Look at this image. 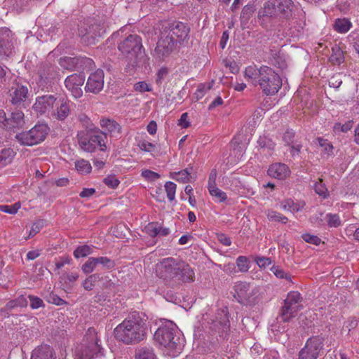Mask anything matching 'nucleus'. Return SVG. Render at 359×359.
I'll return each instance as SVG.
<instances>
[{
  "instance_id": "33",
  "label": "nucleus",
  "mask_w": 359,
  "mask_h": 359,
  "mask_svg": "<svg viewBox=\"0 0 359 359\" xmlns=\"http://www.w3.org/2000/svg\"><path fill=\"white\" fill-rule=\"evenodd\" d=\"M14 151L11 148L3 149L0 151V165L5 166L11 163L15 156Z\"/></svg>"
},
{
  "instance_id": "7",
  "label": "nucleus",
  "mask_w": 359,
  "mask_h": 359,
  "mask_svg": "<svg viewBox=\"0 0 359 359\" xmlns=\"http://www.w3.org/2000/svg\"><path fill=\"white\" fill-rule=\"evenodd\" d=\"M301 302L302 297L298 292H290L284 301V305L282 306L279 315V320L283 322H289L294 318L302 308Z\"/></svg>"
},
{
  "instance_id": "12",
  "label": "nucleus",
  "mask_w": 359,
  "mask_h": 359,
  "mask_svg": "<svg viewBox=\"0 0 359 359\" xmlns=\"http://www.w3.org/2000/svg\"><path fill=\"white\" fill-rule=\"evenodd\" d=\"M178 262L172 257L163 259L156 264L155 272L158 277L165 281L175 280L178 276Z\"/></svg>"
},
{
  "instance_id": "21",
  "label": "nucleus",
  "mask_w": 359,
  "mask_h": 359,
  "mask_svg": "<svg viewBox=\"0 0 359 359\" xmlns=\"http://www.w3.org/2000/svg\"><path fill=\"white\" fill-rule=\"evenodd\" d=\"M104 86V72L98 69L91 74V93L97 94Z\"/></svg>"
},
{
  "instance_id": "58",
  "label": "nucleus",
  "mask_w": 359,
  "mask_h": 359,
  "mask_svg": "<svg viewBox=\"0 0 359 359\" xmlns=\"http://www.w3.org/2000/svg\"><path fill=\"white\" fill-rule=\"evenodd\" d=\"M353 126L352 121H348L344 124L337 123L334 124V130L335 131L339 130L344 133H346L351 129Z\"/></svg>"
},
{
  "instance_id": "54",
  "label": "nucleus",
  "mask_w": 359,
  "mask_h": 359,
  "mask_svg": "<svg viewBox=\"0 0 359 359\" xmlns=\"http://www.w3.org/2000/svg\"><path fill=\"white\" fill-rule=\"evenodd\" d=\"M45 221L43 219H38L36 221L29 231V236H34L40 231L41 228L43 226Z\"/></svg>"
},
{
  "instance_id": "39",
  "label": "nucleus",
  "mask_w": 359,
  "mask_h": 359,
  "mask_svg": "<svg viewBox=\"0 0 359 359\" xmlns=\"http://www.w3.org/2000/svg\"><path fill=\"white\" fill-rule=\"evenodd\" d=\"M97 264H101L104 267L111 269L114 266V261L107 258V257H99V258H91V266H96Z\"/></svg>"
},
{
  "instance_id": "11",
  "label": "nucleus",
  "mask_w": 359,
  "mask_h": 359,
  "mask_svg": "<svg viewBox=\"0 0 359 359\" xmlns=\"http://www.w3.org/2000/svg\"><path fill=\"white\" fill-rule=\"evenodd\" d=\"M162 30L166 32L167 34L180 45L187 42L189 38L190 28L186 23L182 22L169 23L167 26H163Z\"/></svg>"
},
{
  "instance_id": "38",
  "label": "nucleus",
  "mask_w": 359,
  "mask_h": 359,
  "mask_svg": "<svg viewBox=\"0 0 359 359\" xmlns=\"http://www.w3.org/2000/svg\"><path fill=\"white\" fill-rule=\"evenodd\" d=\"M70 111L69 103L67 102H62L59 107L57 109V113L55 114L56 118L58 120H65L69 115Z\"/></svg>"
},
{
  "instance_id": "25",
  "label": "nucleus",
  "mask_w": 359,
  "mask_h": 359,
  "mask_svg": "<svg viewBox=\"0 0 359 359\" xmlns=\"http://www.w3.org/2000/svg\"><path fill=\"white\" fill-rule=\"evenodd\" d=\"M13 48L11 41L0 33V58L10 56L13 53Z\"/></svg>"
},
{
  "instance_id": "49",
  "label": "nucleus",
  "mask_w": 359,
  "mask_h": 359,
  "mask_svg": "<svg viewBox=\"0 0 359 359\" xmlns=\"http://www.w3.org/2000/svg\"><path fill=\"white\" fill-rule=\"evenodd\" d=\"M28 298L30 302V307L32 309H37L40 307L44 306L43 302L41 298L34 295H29Z\"/></svg>"
},
{
  "instance_id": "5",
  "label": "nucleus",
  "mask_w": 359,
  "mask_h": 359,
  "mask_svg": "<svg viewBox=\"0 0 359 359\" xmlns=\"http://www.w3.org/2000/svg\"><path fill=\"white\" fill-rule=\"evenodd\" d=\"M49 131L46 124H36L29 130L18 133L15 139L22 145L33 146L43 142Z\"/></svg>"
},
{
  "instance_id": "64",
  "label": "nucleus",
  "mask_w": 359,
  "mask_h": 359,
  "mask_svg": "<svg viewBox=\"0 0 359 359\" xmlns=\"http://www.w3.org/2000/svg\"><path fill=\"white\" fill-rule=\"evenodd\" d=\"M168 72L167 68H161L158 73L156 79V83L158 85H161L162 83V81L164 79V78L167 76Z\"/></svg>"
},
{
  "instance_id": "35",
  "label": "nucleus",
  "mask_w": 359,
  "mask_h": 359,
  "mask_svg": "<svg viewBox=\"0 0 359 359\" xmlns=\"http://www.w3.org/2000/svg\"><path fill=\"white\" fill-rule=\"evenodd\" d=\"M100 126L105 128L109 133H114L121 131V126L115 121L109 118H103L100 120Z\"/></svg>"
},
{
  "instance_id": "42",
  "label": "nucleus",
  "mask_w": 359,
  "mask_h": 359,
  "mask_svg": "<svg viewBox=\"0 0 359 359\" xmlns=\"http://www.w3.org/2000/svg\"><path fill=\"white\" fill-rule=\"evenodd\" d=\"M317 141L319 145L323 148L325 153H326L328 156L332 154L334 147L332 144L327 141V140H325L323 137H318Z\"/></svg>"
},
{
  "instance_id": "17",
  "label": "nucleus",
  "mask_w": 359,
  "mask_h": 359,
  "mask_svg": "<svg viewBox=\"0 0 359 359\" xmlns=\"http://www.w3.org/2000/svg\"><path fill=\"white\" fill-rule=\"evenodd\" d=\"M267 172L270 177L283 180L290 175V170L286 164L277 163L272 164Z\"/></svg>"
},
{
  "instance_id": "41",
  "label": "nucleus",
  "mask_w": 359,
  "mask_h": 359,
  "mask_svg": "<svg viewBox=\"0 0 359 359\" xmlns=\"http://www.w3.org/2000/svg\"><path fill=\"white\" fill-rule=\"evenodd\" d=\"M176 184L172 182H167L165 184V190L170 201H172L175 197Z\"/></svg>"
},
{
  "instance_id": "18",
  "label": "nucleus",
  "mask_w": 359,
  "mask_h": 359,
  "mask_svg": "<svg viewBox=\"0 0 359 359\" xmlns=\"http://www.w3.org/2000/svg\"><path fill=\"white\" fill-rule=\"evenodd\" d=\"M177 272L178 276L175 280H182L183 282H191L194 280V272L192 269L183 262H178Z\"/></svg>"
},
{
  "instance_id": "37",
  "label": "nucleus",
  "mask_w": 359,
  "mask_h": 359,
  "mask_svg": "<svg viewBox=\"0 0 359 359\" xmlns=\"http://www.w3.org/2000/svg\"><path fill=\"white\" fill-rule=\"evenodd\" d=\"M304 204L294 203L292 199H286L281 203V207L285 210L296 212L302 210Z\"/></svg>"
},
{
  "instance_id": "16",
  "label": "nucleus",
  "mask_w": 359,
  "mask_h": 359,
  "mask_svg": "<svg viewBox=\"0 0 359 359\" xmlns=\"http://www.w3.org/2000/svg\"><path fill=\"white\" fill-rule=\"evenodd\" d=\"M25 124V115L21 110L13 111L8 117L5 129L15 132L24 127Z\"/></svg>"
},
{
  "instance_id": "1",
  "label": "nucleus",
  "mask_w": 359,
  "mask_h": 359,
  "mask_svg": "<svg viewBox=\"0 0 359 359\" xmlns=\"http://www.w3.org/2000/svg\"><path fill=\"white\" fill-rule=\"evenodd\" d=\"M245 77L254 86L259 85L266 95L276 94L282 86V79L275 71L268 66L256 68L248 66L245 70Z\"/></svg>"
},
{
  "instance_id": "53",
  "label": "nucleus",
  "mask_w": 359,
  "mask_h": 359,
  "mask_svg": "<svg viewBox=\"0 0 359 359\" xmlns=\"http://www.w3.org/2000/svg\"><path fill=\"white\" fill-rule=\"evenodd\" d=\"M327 223L330 226L338 227L341 225L339 217L337 214H328L327 215Z\"/></svg>"
},
{
  "instance_id": "40",
  "label": "nucleus",
  "mask_w": 359,
  "mask_h": 359,
  "mask_svg": "<svg viewBox=\"0 0 359 359\" xmlns=\"http://www.w3.org/2000/svg\"><path fill=\"white\" fill-rule=\"evenodd\" d=\"M75 167L78 172L81 174L90 172V164L88 161L81 159L75 162Z\"/></svg>"
},
{
  "instance_id": "31",
  "label": "nucleus",
  "mask_w": 359,
  "mask_h": 359,
  "mask_svg": "<svg viewBox=\"0 0 359 359\" xmlns=\"http://www.w3.org/2000/svg\"><path fill=\"white\" fill-rule=\"evenodd\" d=\"M91 28L93 29L95 37L102 36L105 32L104 16L98 17L97 19L93 18V23L91 22Z\"/></svg>"
},
{
  "instance_id": "9",
  "label": "nucleus",
  "mask_w": 359,
  "mask_h": 359,
  "mask_svg": "<svg viewBox=\"0 0 359 359\" xmlns=\"http://www.w3.org/2000/svg\"><path fill=\"white\" fill-rule=\"evenodd\" d=\"M29 92L27 86L20 83H14L8 90V100L15 108H26L28 102Z\"/></svg>"
},
{
  "instance_id": "8",
  "label": "nucleus",
  "mask_w": 359,
  "mask_h": 359,
  "mask_svg": "<svg viewBox=\"0 0 359 359\" xmlns=\"http://www.w3.org/2000/svg\"><path fill=\"white\" fill-rule=\"evenodd\" d=\"M107 133L100 131L98 128H91V153L95 151L96 146L100 147V151L104 152L101 155V160L94 159L93 163L98 169L102 168L105 165V161L108 155L106 154L107 147L106 140Z\"/></svg>"
},
{
  "instance_id": "22",
  "label": "nucleus",
  "mask_w": 359,
  "mask_h": 359,
  "mask_svg": "<svg viewBox=\"0 0 359 359\" xmlns=\"http://www.w3.org/2000/svg\"><path fill=\"white\" fill-rule=\"evenodd\" d=\"M84 58L79 57H62L59 60L60 65L67 70H74L79 65L84 63Z\"/></svg>"
},
{
  "instance_id": "27",
  "label": "nucleus",
  "mask_w": 359,
  "mask_h": 359,
  "mask_svg": "<svg viewBox=\"0 0 359 359\" xmlns=\"http://www.w3.org/2000/svg\"><path fill=\"white\" fill-rule=\"evenodd\" d=\"M352 27L351 22L346 18H337L333 24V29L338 33L345 34Z\"/></svg>"
},
{
  "instance_id": "50",
  "label": "nucleus",
  "mask_w": 359,
  "mask_h": 359,
  "mask_svg": "<svg viewBox=\"0 0 359 359\" xmlns=\"http://www.w3.org/2000/svg\"><path fill=\"white\" fill-rule=\"evenodd\" d=\"M303 240L310 244L318 245L321 243V239L317 236L311 235L310 233H304L302 236Z\"/></svg>"
},
{
  "instance_id": "28",
  "label": "nucleus",
  "mask_w": 359,
  "mask_h": 359,
  "mask_svg": "<svg viewBox=\"0 0 359 359\" xmlns=\"http://www.w3.org/2000/svg\"><path fill=\"white\" fill-rule=\"evenodd\" d=\"M277 16L276 7H275V0L273 1H267L265 2L264 6L261 8L258 12V17H269L272 18Z\"/></svg>"
},
{
  "instance_id": "2",
  "label": "nucleus",
  "mask_w": 359,
  "mask_h": 359,
  "mask_svg": "<svg viewBox=\"0 0 359 359\" xmlns=\"http://www.w3.org/2000/svg\"><path fill=\"white\" fill-rule=\"evenodd\" d=\"M154 339L163 353L172 358L178 355L184 347V340L180 337L175 324L170 320L162 322L155 332Z\"/></svg>"
},
{
  "instance_id": "4",
  "label": "nucleus",
  "mask_w": 359,
  "mask_h": 359,
  "mask_svg": "<svg viewBox=\"0 0 359 359\" xmlns=\"http://www.w3.org/2000/svg\"><path fill=\"white\" fill-rule=\"evenodd\" d=\"M118 49L126 62L127 71L133 70L142 57L143 46L141 37L137 34H130L118 43Z\"/></svg>"
},
{
  "instance_id": "51",
  "label": "nucleus",
  "mask_w": 359,
  "mask_h": 359,
  "mask_svg": "<svg viewBox=\"0 0 359 359\" xmlns=\"http://www.w3.org/2000/svg\"><path fill=\"white\" fill-rule=\"evenodd\" d=\"M314 189L316 194L320 196H323L324 198H326V192L327 189L325 184L323 183L322 179H318V182L315 183Z\"/></svg>"
},
{
  "instance_id": "30",
  "label": "nucleus",
  "mask_w": 359,
  "mask_h": 359,
  "mask_svg": "<svg viewBox=\"0 0 359 359\" xmlns=\"http://www.w3.org/2000/svg\"><path fill=\"white\" fill-rule=\"evenodd\" d=\"M85 81V76L83 74H74L67 76L65 81L66 88H73L81 86Z\"/></svg>"
},
{
  "instance_id": "15",
  "label": "nucleus",
  "mask_w": 359,
  "mask_h": 359,
  "mask_svg": "<svg viewBox=\"0 0 359 359\" xmlns=\"http://www.w3.org/2000/svg\"><path fill=\"white\" fill-rule=\"evenodd\" d=\"M56 97L52 95L39 96L36 98L33 109L36 112L43 114L53 109Z\"/></svg>"
},
{
  "instance_id": "10",
  "label": "nucleus",
  "mask_w": 359,
  "mask_h": 359,
  "mask_svg": "<svg viewBox=\"0 0 359 359\" xmlns=\"http://www.w3.org/2000/svg\"><path fill=\"white\" fill-rule=\"evenodd\" d=\"M177 43L171 39L166 32L162 29L160 33L158 41L154 49V56L158 60H164L168 57L177 48Z\"/></svg>"
},
{
  "instance_id": "62",
  "label": "nucleus",
  "mask_w": 359,
  "mask_h": 359,
  "mask_svg": "<svg viewBox=\"0 0 359 359\" xmlns=\"http://www.w3.org/2000/svg\"><path fill=\"white\" fill-rule=\"evenodd\" d=\"M217 175V172L216 169H212L210 171L208 180V189H214L216 184V178Z\"/></svg>"
},
{
  "instance_id": "59",
  "label": "nucleus",
  "mask_w": 359,
  "mask_h": 359,
  "mask_svg": "<svg viewBox=\"0 0 359 359\" xmlns=\"http://www.w3.org/2000/svg\"><path fill=\"white\" fill-rule=\"evenodd\" d=\"M134 89L136 91H139L140 93L144 92H150L151 91V88H149L148 84L144 81L137 82L134 85Z\"/></svg>"
},
{
  "instance_id": "26",
  "label": "nucleus",
  "mask_w": 359,
  "mask_h": 359,
  "mask_svg": "<svg viewBox=\"0 0 359 359\" xmlns=\"http://www.w3.org/2000/svg\"><path fill=\"white\" fill-rule=\"evenodd\" d=\"M77 139L79 147L85 151H90V130L79 131Z\"/></svg>"
},
{
  "instance_id": "45",
  "label": "nucleus",
  "mask_w": 359,
  "mask_h": 359,
  "mask_svg": "<svg viewBox=\"0 0 359 359\" xmlns=\"http://www.w3.org/2000/svg\"><path fill=\"white\" fill-rule=\"evenodd\" d=\"M238 268L241 272H246L250 269V262L243 256H240L236 261Z\"/></svg>"
},
{
  "instance_id": "29",
  "label": "nucleus",
  "mask_w": 359,
  "mask_h": 359,
  "mask_svg": "<svg viewBox=\"0 0 359 359\" xmlns=\"http://www.w3.org/2000/svg\"><path fill=\"white\" fill-rule=\"evenodd\" d=\"M329 61L334 65H340L344 62V52L339 46L335 45L332 48Z\"/></svg>"
},
{
  "instance_id": "13",
  "label": "nucleus",
  "mask_w": 359,
  "mask_h": 359,
  "mask_svg": "<svg viewBox=\"0 0 359 359\" xmlns=\"http://www.w3.org/2000/svg\"><path fill=\"white\" fill-rule=\"evenodd\" d=\"M323 348V340L320 337H312L306 342L299 352V359H318Z\"/></svg>"
},
{
  "instance_id": "34",
  "label": "nucleus",
  "mask_w": 359,
  "mask_h": 359,
  "mask_svg": "<svg viewBox=\"0 0 359 359\" xmlns=\"http://www.w3.org/2000/svg\"><path fill=\"white\" fill-rule=\"evenodd\" d=\"M50 287H49L48 292H43L41 295L45 300L50 304H55L57 306H62L66 304V302L54 294L53 292H49Z\"/></svg>"
},
{
  "instance_id": "55",
  "label": "nucleus",
  "mask_w": 359,
  "mask_h": 359,
  "mask_svg": "<svg viewBox=\"0 0 359 359\" xmlns=\"http://www.w3.org/2000/svg\"><path fill=\"white\" fill-rule=\"evenodd\" d=\"M330 86L338 88L342 83V74L338 73L333 75L329 81Z\"/></svg>"
},
{
  "instance_id": "46",
  "label": "nucleus",
  "mask_w": 359,
  "mask_h": 359,
  "mask_svg": "<svg viewBox=\"0 0 359 359\" xmlns=\"http://www.w3.org/2000/svg\"><path fill=\"white\" fill-rule=\"evenodd\" d=\"M211 196L217 198L219 202H223L226 199V194L225 192L219 189L217 186L214 189H208Z\"/></svg>"
},
{
  "instance_id": "24",
  "label": "nucleus",
  "mask_w": 359,
  "mask_h": 359,
  "mask_svg": "<svg viewBox=\"0 0 359 359\" xmlns=\"http://www.w3.org/2000/svg\"><path fill=\"white\" fill-rule=\"evenodd\" d=\"M228 311L226 308L217 311L212 323L215 327H227L229 326Z\"/></svg>"
},
{
  "instance_id": "47",
  "label": "nucleus",
  "mask_w": 359,
  "mask_h": 359,
  "mask_svg": "<svg viewBox=\"0 0 359 359\" xmlns=\"http://www.w3.org/2000/svg\"><path fill=\"white\" fill-rule=\"evenodd\" d=\"M145 231L149 236L154 237L159 233V225L158 223L151 222L149 223L144 228Z\"/></svg>"
},
{
  "instance_id": "23",
  "label": "nucleus",
  "mask_w": 359,
  "mask_h": 359,
  "mask_svg": "<svg viewBox=\"0 0 359 359\" xmlns=\"http://www.w3.org/2000/svg\"><path fill=\"white\" fill-rule=\"evenodd\" d=\"M31 359H53L51 348L48 345L38 346L33 351Z\"/></svg>"
},
{
  "instance_id": "44",
  "label": "nucleus",
  "mask_w": 359,
  "mask_h": 359,
  "mask_svg": "<svg viewBox=\"0 0 359 359\" xmlns=\"http://www.w3.org/2000/svg\"><path fill=\"white\" fill-rule=\"evenodd\" d=\"M20 208V204L19 203H15L13 205H0V211L14 215L17 213L18 210Z\"/></svg>"
},
{
  "instance_id": "32",
  "label": "nucleus",
  "mask_w": 359,
  "mask_h": 359,
  "mask_svg": "<svg viewBox=\"0 0 359 359\" xmlns=\"http://www.w3.org/2000/svg\"><path fill=\"white\" fill-rule=\"evenodd\" d=\"M135 359H158L151 348L143 347L136 351Z\"/></svg>"
},
{
  "instance_id": "56",
  "label": "nucleus",
  "mask_w": 359,
  "mask_h": 359,
  "mask_svg": "<svg viewBox=\"0 0 359 359\" xmlns=\"http://www.w3.org/2000/svg\"><path fill=\"white\" fill-rule=\"evenodd\" d=\"M177 175V177L175 178L176 180L180 181L183 183L187 182L189 180V176H190V172L189 170V168H186L184 170H182L177 173H175Z\"/></svg>"
},
{
  "instance_id": "61",
  "label": "nucleus",
  "mask_w": 359,
  "mask_h": 359,
  "mask_svg": "<svg viewBox=\"0 0 359 359\" xmlns=\"http://www.w3.org/2000/svg\"><path fill=\"white\" fill-rule=\"evenodd\" d=\"M255 261L257 265L261 268H265L271 264V259L265 257H257Z\"/></svg>"
},
{
  "instance_id": "20",
  "label": "nucleus",
  "mask_w": 359,
  "mask_h": 359,
  "mask_svg": "<svg viewBox=\"0 0 359 359\" xmlns=\"http://www.w3.org/2000/svg\"><path fill=\"white\" fill-rule=\"evenodd\" d=\"M104 356V348L101 344V340L97 333L91 330V359L101 358Z\"/></svg>"
},
{
  "instance_id": "19",
  "label": "nucleus",
  "mask_w": 359,
  "mask_h": 359,
  "mask_svg": "<svg viewBox=\"0 0 359 359\" xmlns=\"http://www.w3.org/2000/svg\"><path fill=\"white\" fill-rule=\"evenodd\" d=\"M275 7L277 15L284 18H289L292 15V0H275Z\"/></svg>"
},
{
  "instance_id": "43",
  "label": "nucleus",
  "mask_w": 359,
  "mask_h": 359,
  "mask_svg": "<svg viewBox=\"0 0 359 359\" xmlns=\"http://www.w3.org/2000/svg\"><path fill=\"white\" fill-rule=\"evenodd\" d=\"M214 84V81L212 80L211 82L207 83H201L198 86L196 95L197 97L201 98L204 94L210 90L212 88V86Z\"/></svg>"
},
{
  "instance_id": "3",
  "label": "nucleus",
  "mask_w": 359,
  "mask_h": 359,
  "mask_svg": "<svg viewBox=\"0 0 359 359\" xmlns=\"http://www.w3.org/2000/svg\"><path fill=\"white\" fill-rule=\"evenodd\" d=\"M114 337L126 344L137 343L144 339L146 335V325L139 313H134L114 330Z\"/></svg>"
},
{
  "instance_id": "48",
  "label": "nucleus",
  "mask_w": 359,
  "mask_h": 359,
  "mask_svg": "<svg viewBox=\"0 0 359 359\" xmlns=\"http://www.w3.org/2000/svg\"><path fill=\"white\" fill-rule=\"evenodd\" d=\"M271 271L273 274L278 278H285L287 280L291 282V276L287 273H285L282 269L279 266H272L271 269Z\"/></svg>"
},
{
  "instance_id": "60",
  "label": "nucleus",
  "mask_w": 359,
  "mask_h": 359,
  "mask_svg": "<svg viewBox=\"0 0 359 359\" xmlns=\"http://www.w3.org/2000/svg\"><path fill=\"white\" fill-rule=\"evenodd\" d=\"M142 176L145 179L154 181L160 177V175L150 170H144L142 172Z\"/></svg>"
},
{
  "instance_id": "57",
  "label": "nucleus",
  "mask_w": 359,
  "mask_h": 359,
  "mask_svg": "<svg viewBox=\"0 0 359 359\" xmlns=\"http://www.w3.org/2000/svg\"><path fill=\"white\" fill-rule=\"evenodd\" d=\"M104 184L109 187L114 189L118 187L120 182L114 175H109L104 179Z\"/></svg>"
},
{
  "instance_id": "14",
  "label": "nucleus",
  "mask_w": 359,
  "mask_h": 359,
  "mask_svg": "<svg viewBox=\"0 0 359 359\" xmlns=\"http://www.w3.org/2000/svg\"><path fill=\"white\" fill-rule=\"evenodd\" d=\"M235 297L238 302L245 304L250 302L259 292V287L246 282H238L234 285Z\"/></svg>"
},
{
  "instance_id": "63",
  "label": "nucleus",
  "mask_w": 359,
  "mask_h": 359,
  "mask_svg": "<svg viewBox=\"0 0 359 359\" xmlns=\"http://www.w3.org/2000/svg\"><path fill=\"white\" fill-rule=\"evenodd\" d=\"M294 132L292 130H287L283 136V141L287 145H290L294 143Z\"/></svg>"
},
{
  "instance_id": "6",
  "label": "nucleus",
  "mask_w": 359,
  "mask_h": 359,
  "mask_svg": "<svg viewBox=\"0 0 359 359\" xmlns=\"http://www.w3.org/2000/svg\"><path fill=\"white\" fill-rule=\"evenodd\" d=\"M57 75L56 66L46 62L41 64L35 79L37 87L41 90L49 91Z\"/></svg>"
},
{
  "instance_id": "52",
  "label": "nucleus",
  "mask_w": 359,
  "mask_h": 359,
  "mask_svg": "<svg viewBox=\"0 0 359 359\" xmlns=\"http://www.w3.org/2000/svg\"><path fill=\"white\" fill-rule=\"evenodd\" d=\"M268 217L270 220L272 221H278L282 223L285 224L287 222V218L285 216H283L279 212L276 211H271L268 213Z\"/></svg>"
},
{
  "instance_id": "36",
  "label": "nucleus",
  "mask_w": 359,
  "mask_h": 359,
  "mask_svg": "<svg viewBox=\"0 0 359 359\" xmlns=\"http://www.w3.org/2000/svg\"><path fill=\"white\" fill-rule=\"evenodd\" d=\"M255 11L256 8L252 4H247L243 7L241 14V22L242 25L248 24L249 20Z\"/></svg>"
}]
</instances>
